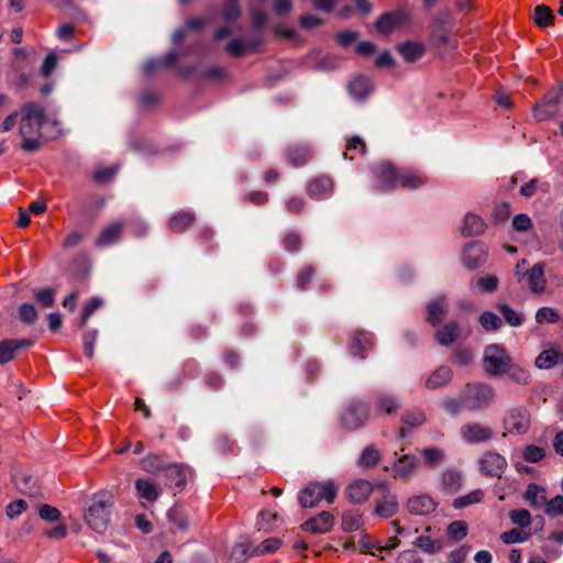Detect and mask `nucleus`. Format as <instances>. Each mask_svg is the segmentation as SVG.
Wrapping results in <instances>:
<instances>
[{
    "instance_id": "f257e3e1",
    "label": "nucleus",
    "mask_w": 563,
    "mask_h": 563,
    "mask_svg": "<svg viewBox=\"0 0 563 563\" xmlns=\"http://www.w3.org/2000/svg\"><path fill=\"white\" fill-rule=\"evenodd\" d=\"M374 188L377 191H387L397 186L416 189L427 183V178L419 172L410 168H397L390 163H380L373 167Z\"/></svg>"
},
{
    "instance_id": "f03ea898",
    "label": "nucleus",
    "mask_w": 563,
    "mask_h": 563,
    "mask_svg": "<svg viewBox=\"0 0 563 563\" xmlns=\"http://www.w3.org/2000/svg\"><path fill=\"white\" fill-rule=\"evenodd\" d=\"M113 507V497L110 493L101 492L92 498L91 505L85 514L87 525L96 532L103 533L110 521V511Z\"/></svg>"
},
{
    "instance_id": "7ed1b4c3",
    "label": "nucleus",
    "mask_w": 563,
    "mask_h": 563,
    "mask_svg": "<svg viewBox=\"0 0 563 563\" xmlns=\"http://www.w3.org/2000/svg\"><path fill=\"white\" fill-rule=\"evenodd\" d=\"M462 393V406L466 410H479L493 404L495 390L484 383L466 384Z\"/></svg>"
},
{
    "instance_id": "20e7f679",
    "label": "nucleus",
    "mask_w": 563,
    "mask_h": 563,
    "mask_svg": "<svg viewBox=\"0 0 563 563\" xmlns=\"http://www.w3.org/2000/svg\"><path fill=\"white\" fill-rule=\"evenodd\" d=\"M338 495L333 482L310 483L299 494V504L305 508L317 506L321 500L332 504Z\"/></svg>"
},
{
    "instance_id": "39448f33",
    "label": "nucleus",
    "mask_w": 563,
    "mask_h": 563,
    "mask_svg": "<svg viewBox=\"0 0 563 563\" xmlns=\"http://www.w3.org/2000/svg\"><path fill=\"white\" fill-rule=\"evenodd\" d=\"M21 123L19 133L21 136L38 132L45 123V110L35 102H26L21 107Z\"/></svg>"
},
{
    "instance_id": "423d86ee",
    "label": "nucleus",
    "mask_w": 563,
    "mask_h": 563,
    "mask_svg": "<svg viewBox=\"0 0 563 563\" xmlns=\"http://www.w3.org/2000/svg\"><path fill=\"white\" fill-rule=\"evenodd\" d=\"M503 427L508 434H526L531 427V415L525 406H514L506 410Z\"/></svg>"
},
{
    "instance_id": "0eeeda50",
    "label": "nucleus",
    "mask_w": 563,
    "mask_h": 563,
    "mask_svg": "<svg viewBox=\"0 0 563 563\" xmlns=\"http://www.w3.org/2000/svg\"><path fill=\"white\" fill-rule=\"evenodd\" d=\"M510 362L511 358L503 346L497 344L486 346L483 364L487 374L492 376L504 375Z\"/></svg>"
},
{
    "instance_id": "6e6552de",
    "label": "nucleus",
    "mask_w": 563,
    "mask_h": 563,
    "mask_svg": "<svg viewBox=\"0 0 563 563\" xmlns=\"http://www.w3.org/2000/svg\"><path fill=\"white\" fill-rule=\"evenodd\" d=\"M563 101V87L550 90L541 101L537 102L533 108V118L537 121H545L552 119L559 110V104Z\"/></svg>"
},
{
    "instance_id": "1a4fd4ad",
    "label": "nucleus",
    "mask_w": 563,
    "mask_h": 563,
    "mask_svg": "<svg viewBox=\"0 0 563 563\" xmlns=\"http://www.w3.org/2000/svg\"><path fill=\"white\" fill-rule=\"evenodd\" d=\"M369 406L361 400H353L343 411L341 421L344 428L354 431L363 427L368 418Z\"/></svg>"
},
{
    "instance_id": "9d476101",
    "label": "nucleus",
    "mask_w": 563,
    "mask_h": 563,
    "mask_svg": "<svg viewBox=\"0 0 563 563\" xmlns=\"http://www.w3.org/2000/svg\"><path fill=\"white\" fill-rule=\"evenodd\" d=\"M164 476L167 486L175 493H180L185 489L187 482L194 478L195 472L186 464L170 463Z\"/></svg>"
},
{
    "instance_id": "9b49d317",
    "label": "nucleus",
    "mask_w": 563,
    "mask_h": 563,
    "mask_svg": "<svg viewBox=\"0 0 563 563\" xmlns=\"http://www.w3.org/2000/svg\"><path fill=\"white\" fill-rule=\"evenodd\" d=\"M488 247L482 241H473L465 245L462 254V262L468 269H475L486 263Z\"/></svg>"
},
{
    "instance_id": "f8f14e48",
    "label": "nucleus",
    "mask_w": 563,
    "mask_h": 563,
    "mask_svg": "<svg viewBox=\"0 0 563 563\" xmlns=\"http://www.w3.org/2000/svg\"><path fill=\"white\" fill-rule=\"evenodd\" d=\"M507 465L506 459L496 451H487L479 459L481 472L492 477L500 478Z\"/></svg>"
},
{
    "instance_id": "ddd939ff",
    "label": "nucleus",
    "mask_w": 563,
    "mask_h": 563,
    "mask_svg": "<svg viewBox=\"0 0 563 563\" xmlns=\"http://www.w3.org/2000/svg\"><path fill=\"white\" fill-rule=\"evenodd\" d=\"M407 20V13L402 10L386 12L376 21V29L378 32L387 35L402 26Z\"/></svg>"
},
{
    "instance_id": "4468645a",
    "label": "nucleus",
    "mask_w": 563,
    "mask_h": 563,
    "mask_svg": "<svg viewBox=\"0 0 563 563\" xmlns=\"http://www.w3.org/2000/svg\"><path fill=\"white\" fill-rule=\"evenodd\" d=\"M334 517L329 511H322L316 517L308 519L301 525V529L313 534H324L331 531Z\"/></svg>"
},
{
    "instance_id": "2eb2a0df",
    "label": "nucleus",
    "mask_w": 563,
    "mask_h": 563,
    "mask_svg": "<svg viewBox=\"0 0 563 563\" xmlns=\"http://www.w3.org/2000/svg\"><path fill=\"white\" fill-rule=\"evenodd\" d=\"M373 492V485L366 479H355L345 488L346 498L352 504L365 503Z\"/></svg>"
},
{
    "instance_id": "dca6fc26",
    "label": "nucleus",
    "mask_w": 563,
    "mask_h": 563,
    "mask_svg": "<svg viewBox=\"0 0 563 563\" xmlns=\"http://www.w3.org/2000/svg\"><path fill=\"white\" fill-rule=\"evenodd\" d=\"M438 503L429 495L412 496L407 501L408 511L416 516H427L435 510Z\"/></svg>"
},
{
    "instance_id": "f3484780",
    "label": "nucleus",
    "mask_w": 563,
    "mask_h": 563,
    "mask_svg": "<svg viewBox=\"0 0 563 563\" xmlns=\"http://www.w3.org/2000/svg\"><path fill=\"white\" fill-rule=\"evenodd\" d=\"M490 427L481 423H470L462 428V437L467 443H481L493 438Z\"/></svg>"
},
{
    "instance_id": "a211bd4d",
    "label": "nucleus",
    "mask_w": 563,
    "mask_h": 563,
    "mask_svg": "<svg viewBox=\"0 0 563 563\" xmlns=\"http://www.w3.org/2000/svg\"><path fill=\"white\" fill-rule=\"evenodd\" d=\"M373 346V334L365 331H356L351 338L349 350L351 354L361 358L366 357V353Z\"/></svg>"
},
{
    "instance_id": "6ab92c4d",
    "label": "nucleus",
    "mask_w": 563,
    "mask_h": 563,
    "mask_svg": "<svg viewBox=\"0 0 563 563\" xmlns=\"http://www.w3.org/2000/svg\"><path fill=\"white\" fill-rule=\"evenodd\" d=\"M141 468L152 475H157L159 473H166L170 463L167 461V457L163 454H147L140 461Z\"/></svg>"
},
{
    "instance_id": "aec40b11",
    "label": "nucleus",
    "mask_w": 563,
    "mask_h": 563,
    "mask_svg": "<svg viewBox=\"0 0 563 563\" xmlns=\"http://www.w3.org/2000/svg\"><path fill=\"white\" fill-rule=\"evenodd\" d=\"M32 345V340H3L0 342V364L12 361L18 350Z\"/></svg>"
},
{
    "instance_id": "412c9836",
    "label": "nucleus",
    "mask_w": 563,
    "mask_h": 563,
    "mask_svg": "<svg viewBox=\"0 0 563 563\" xmlns=\"http://www.w3.org/2000/svg\"><path fill=\"white\" fill-rule=\"evenodd\" d=\"M528 286L531 292L541 294L545 288V277H544V264L539 262L534 264L527 273Z\"/></svg>"
},
{
    "instance_id": "4be33fe9",
    "label": "nucleus",
    "mask_w": 563,
    "mask_h": 563,
    "mask_svg": "<svg viewBox=\"0 0 563 563\" xmlns=\"http://www.w3.org/2000/svg\"><path fill=\"white\" fill-rule=\"evenodd\" d=\"M333 189V183L330 177L320 176L311 180L307 187V194L312 199L327 198Z\"/></svg>"
},
{
    "instance_id": "5701e85b",
    "label": "nucleus",
    "mask_w": 563,
    "mask_h": 563,
    "mask_svg": "<svg viewBox=\"0 0 563 563\" xmlns=\"http://www.w3.org/2000/svg\"><path fill=\"white\" fill-rule=\"evenodd\" d=\"M449 311V305L444 297L431 300L427 306V321L435 327L438 325Z\"/></svg>"
},
{
    "instance_id": "b1692460",
    "label": "nucleus",
    "mask_w": 563,
    "mask_h": 563,
    "mask_svg": "<svg viewBox=\"0 0 563 563\" xmlns=\"http://www.w3.org/2000/svg\"><path fill=\"white\" fill-rule=\"evenodd\" d=\"M135 490L139 498L148 503H154L161 495L159 486L150 478H137L135 481Z\"/></svg>"
},
{
    "instance_id": "393cba45",
    "label": "nucleus",
    "mask_w": 563,
    "mask_h": 563,
    "mask_svg": "<svg viewBox=\"0 0 563 563\" xmlns=\"http://www.w3.org/2000/svg\"><path fill=\"white\" fill-rule=\"evenodd\" d=\"M397 497L388 490L384 492V495L375 507V514L380 518H390L398 511Z\"/></svg>"
},
{
    "instance_id": "a878e982",
    "label": "nucleus",
    "mask_w": 563,
    "mask_h": 563,
    "mask_svg": "<svg viewBox=\"0 0 563 563\" xmlns=\"http://www.w3.org/2000/svg\"><path fill=\"white\" fill-rule=\"evenodd\" d=\"M453 376V372L449 366L442 365L434 369L426 379L428 389H437L448 385Z\"/></svg>"
},
{
    "instance_id": "bb28decb",
    "label": "nucleus",
    "mask_w": 563,
    "mask_h": 563,
    "mask_svg": "<svg viewBox=\"0 0 563 563\" xmlns=\"http://www.w3.org/2000/svg\"><path fill=\"white\" fill-rule=\"evenodd\" d=\"M286 156L290 164L300 167L310 161L312 154L308 145L295 144L286 150Z\"/></svg>"
},
{
    "instance_id": "cd10ccee",
    "label": "nucleus",
    "mask_w": 563,
    "mask_h": 563,
    "mask_svg": "<svg viewBox=\"0 0 563 563\" xmlns=\"http://www.w3.org/2000/svg\"><path fill=\"white\" fill-rule=\"evenodd\" d=\"M122 230L123 224L119 222L106 227L97 238L96 246L104 247L117 243L121 238Z\"/></svg>"
},
{
    "instance_id": "c85d7f7f",
    "label": "nucleus",
    "mask_w": 563,
    "mask_h": 563,
    "mask_svg": "<svg viewBox=\"0 0 563 563\" xmlns=\"http://www.w3.org/2000/svg\"><path fill=\"white\" fill-rule=\"evenodd\" d=\"M563 363V352L556 349L543 350L536 358L534 365L540 369H550Z\"/></svg>"
},
{
    "instance_id": "c756f323",
    "label": "nucleus",
    "mask_w": 563,
    "mask_h": 563,
    "mask_svg": "<svg viewBox=\"0 0 563 563\" xmlns=\"http://www.w3.org/2000/svg\"><path fill=\"white\" fill-rule=\"evenodd\" d=\"M461 333L456 321H450L435 332V340L439 344L449 346L454 343Z\"/></svg>"
},
{
    "instance_id": "7c9ffc66",
    "label": "nucleus",
    "mask_w": 563,
    "mask_h": 563,
    "mask_svg": "<svg viewBox=\"0 0 563 563\" xmlns=\"http://www.w3.org/2000/svg\"><path fill=\"white\" fill-rule=\"evenodd\" d=\"M347 89L354 99L364 100L372 91L371 79L366 76H357L350 81Z\"/></svg>"
},
{
    "instance_id": "2f4dec72",
    "label": "nucleus",
    "mask_w": 563,
    "mask_h": 563,
    "mask_svg": "<svg viewBox=\"0 0 563 563\" xmlns=\"http://www.w3.org/2000/svg\"><path fill=\"white\" fill-rule=\"evenodd\" d=\"M419 461L413 455L405 454L400 456L393 468L394 477L407 478L413 473Z\"/></svg>"
},
{
    "instance_id": "473e14b6",
    "label": "nucleus",
    "mask_w": 563,
    "mask_h": 563,
    "mask_svg": "<svg viewBox=\"0 0 563 563\" xmlns=\"http://www.w3.org/2000/svg\"><path fill=\"white\" fill-rule=\"evenodd\" d=\"M486 224L484 220L474 213H467L464 217L461 232L464 236L481 235L485 232Z\"/></svg>"
},
{
    "instance_id": "72a5a7b5",
    "label": "nucleus",
    "mask_w": 563,
    "mask_h": 563,
    "mask_svg": "<svg viewBox=\"0 0 563 563\" xmlns=\"http://www.w3.org/2000/svg\"><path fill=\"white\" fill-rule=\"evenodd\" d=\"M424 46L418 42L407 41L398 46V52L406 62L412 63L421 58L424 54Z\"/></svg>"
},
{
    "instance_id": "f704fd0d",
    "label": "nucleus",
    "mask_w": 563,
    "mask_h": 563,
    "mask_svg": "<svg viewBox=\"0 0 563 563\" xmlns=\"http://www.w3.org/2000/svg\"><path fill=\"white\" fill-rule=\"evenodd\" d=\"M179 55L176 52H169L162 58L147 60L144 64V73L150 75L154 70L163 67H173L178 60Z\"/></svg>"
},
{
    "instance_id": "c9c22d12",
    "label": "nucleus",
    "mask_w": 563,
    "mask_h": 563,
    "mask_svg": "<svg viewBox=\"0 0 563 563\" xmlns=\"http://www.w3.org/2000/svg\"><path fill=\"white\" fill-rule=\"evenodd\" d=\"M195 221V214L190 211H178L169 219V228L174 232H183Z\"/></svg>"
},
{
    "instance_id": "e433bc0d",
    "label": "nucleus",
    "mask_w": 563,
    "mask_h": 563,
    "mask_svg": "<svg viewBox=\"0 0 563 563\" xmlns=\"http://www.w3.org/2000/svg\"><path fill=\"white\" fill-rule=\"evenodd\" d=\"M525 499L534 508L545 505L547 495L544 488L537 484H529L525 492Z\"/></svg>"
},
{
    "instance_id": "4c0bfd02",
    "label": "nucleus",
    "mask_w": 563,
    "mask_h": 563,
    "mask_svg": "<svg viewBox=\"0 0 563 563\" xmlns=\"http://www.w3.org/2000/svg\"><path fill=\"white\" fill-rule=\"evenodd\" d=\"M505 374H507L509 379L516 384L528 385L531 382L530 372L527 368L512 362L509 363Z\"/></svg>"
},
{
    "instance_id": "58836bf2",
    "label": "nucleus",
    "mask_w": 563,
    "mask_h": 563,
    "mask_svg": "<svg viewBox=\"0 0 563 563\" xmlns=\"http://www.w3.org/2000/svg\"><path fill=\"white\" fill-rule=\"evenodd\" d=\"M366 153L365 142L360 136H352L346 141L343 156L345 159L353 161L358 155Z\"/></svg>"
},
{
    "instance_id": "ea45409f",
    "label": "nucleus",
    "mask_w": 563,
    "mask_h": 563,
    "mask_svg": "<svg viewBox=\"0 0 563 563\" xmlns=\"http://www.w3.org/2000/svg\"><path fill=\"white\" fill-rule=\"evenodd\" d=\"M497 308L501 313L505 322L510 327H520L523 323V314L516 311L507 303H498Z\"/></svg>"
},
{
    "instance_id": "a19ab883",
    "label": "nucleus",
    "mask_w": 563,
    "mask_h": 563,
    "mask_svg": "<svg viewBox=\"0 0 563 563\" xmlns=\"http://www.w3.org/2000/svg\"><path fill=\"white\" fill-rule=\"evenodd\" d=\"M462 485V477L457 471L448 470L442 474V487L448 493H456Z\"/></svg>"
},
{
    "instance_id": "79ce46f5",
    "label": "nucleus",
    "mask_w": 563,
    "mask_h": 563,
    "mask_svg": "<svg viewBox=\"0 0 563 563\" xmlns=\"http://www.w3.org/2000/svg\"><path fill=\"white\" fill-rule=\"evenodd\" d=\"M379 460V451L374 445H368L362 451L357 465L361 467H373L378 464Z\"/></svg>"
},
{
    "instance_id": "37998d69",
    "label": "nucleus",
    "mask_w": 563,
    "mask_h": 563,
    "mask_svg": "<svg viewBox=\"0 0 563 563\" xmlns=\"http://www.w3.org/2000/svg\"><path fill=\"white\" fill-rule=\"evenodd\" d=\"M554 15L550 7L539 4L534 8V23L539 27H547L553 23Z\"/></svg>"
},
{
    "instance_id": "c03bdc74",
    "label": "nucleus",
    "mask_w": 563,
    "mask_h": 563,
    "mask_svg": "<svg viewBox=\"0 0 563 563\" xmlns=\"http://www.w3.org/2000/svg\"><path fill=\"white\" fill-rule=\"evenodd\" d=\"M363 526L362 516L357 511H346L342 516V529L345 532H353Z\"/></svg>"
},
{
    "instance_id": "a18cd8bd",
    "label": "nucleus",
    "mask_w": 563,
    "mask_h": 563,
    "mask_svg": "<svg viewBox=\"0 0 563 563\" xmlns=\"http://www.w3.org/2000/svg\"><path fill=\"white\" fill-rule=\"evenodd\" d=\"M282 545L279 538H268L264 540L260 545L254 547L251 554L263 555L276 552Z\"/></svg>"
},
{
    "instance_id": "49530a36",
    "label": "nucleus",
    "mask_w": 563,
    "mask_h": 563,
    "mask_svg": "<svg viewBox=\"0 0 563 563\" xmlns=\"http://www.w3.org/2000/svg\"><path fill=\"white\" fill-rule=\"evenodd\" d=\"M484 497V493L482 489H475L464 496H461L453 501V506L455 509H462L470 505L479 503Z\"/></svg>"
},
{
    "instance_id": "de8ad7c7",
    "label": "nucleus",
    "mask_w": 563,
    "mask_h": 563,
    "mask_svg": "<svg viewBox=\"0 0 563 563\" xmlns=\"http://www.w3.org/2000/svg\"><path fill=\"white\" fill-rule=\"evenodd\" d=\"M241 15V8L238 0H225L223 2L222 16L225 22H233Z\"/></svg>"
},
{
    "instance_id": "09e8293b",
    "label": "nucleus",
    "mask_w": 563,
    "mask_h": 563,
    "mask_svg": "<svg viewBox=\"0 0 563 563\" xmlns=\"http://www.w3.org/2000/svg\"><path fill=\"white\" fill-rule=\"evenodd\" d=\"M479 323L486 331H496L501 327L503 321L495 312L484 311L479 317Z\"/></svg>"
},
{
    "instance_id": "8fccbe9b",
    "label": "nucleus",
    "mask_w": 563,
    "mask_h": 563,
    "mask_svg": "<svg viewBox=\"0 0 563 563\" xmlns=\"http://www.w3.org/2000/svg\"><path fill=\"white\" fill-rule=\"evenodd\" d=\"M544 456V449L538 445L530 444L522 450V459L528 463H538Z\"/></svg>"
},
{
    "instance_id": "3c124183",
    "label": "nucleus",
    "mask_w": 563,
    "mask_h": 563,
    "mask_svg": "<svg viewBox=\"0 0 563 563\" xmlns=\"http://www.w3.org/2000/svg\"><path fill=\"white\" fill-rule=\"evenodd\" d=\"M511 522L518 527L527 528L531 525V515L527 509L519 508L509 512Z\"/></svg>"
},
{
    "instance_id": "603ef678",
    "label": "nucleus",
    "mask_w": 563,
    "mask_h": 563,
    "mask_svg": "<svg viewBox=\"0 0 563 563\" xmlns=\"http://www.w3.org/2000/svg\"><path fill=\"white\" fill-rule=\"evenodd\" d=\"M423 462L430 466H434L444 460V453L438 448H426L421 451Z\"/></svg>"
},
{
    "instance_id": "864d4df0",
    "label": "nucleus",
    "mask_w": 563,
    "mask_h": 563,
    "mask_svg": "<svg viewBox=\"0 0 563 563\" xmlns=\"http://www.w3.org/2000/svg\"><path fill=\"white\" fill-rule=\"evenodd\" d=\"M560 320L559 313L550 307L539 308L536 312V321L539 324L542 323H556Z\"/></svg>"
},
{
    "instance_id": "5fc2aeb1",
    "label": "nucleus",
    "mask_w": 563,
    "mask_h": 563,
    "mask_svg": "<svg viewBox=\"0 0 563 563\" xmlns=\"http://www.w3.org/2000/svg\"><path fill=\"white\" fill-rule=\"evenodd\" d=\"M446 532L451 539L460 541L467 534V525L461 520L453 521L449 525Z\"/></svg>"
},
{
    "instance_id": "6e6d98bb",
    "label": "nucleus",
    "mask_w": 563,
    "mask_h": 563,
    "mask_svg": "<svg viewBox=\"0 0 563 563\" xmlns=\"http://www.w3.org/2000/svg\"><path fill=\"white\" fill-rule=\"evenodd\" d=\"M500 539L505 544L521 543L529 539V534L514 528L503 532Z\"/></svg>"
},
{
    "instance_id": "4d7b16f0",
    "label": "nucleus",
    "mask_w": 563,
    "mask_h": 563,
    "mask_svg": "<svg viewBox=\"0 0 563 563\" xmlns=\"http://www.w3.org/2000/svg\"><path fill=\"white\" fill-rule=\"evenodd\" d=\"M253 549L254 547L247 542L238 543L232 549L231 556L238 562L245 561L249 556H255V554H251Z\"/></svg>"
},
{
    "instance_id": "13d9d810",
    "label": "nucleus",
    "mask_w": 563,
    "mask_h": 563,
    "mask_svg": "<svg viewBox=\"0 0 563 563\" xmlns=\"http://www.w3.org/2000/svg\"><path fill=\"white\" fill-rule=\"evenodd\" d=\"M544 511L548 516H563V496L558 495L549 501H545Z\"/></svg>"
},
{
    "instance_id": "bf43d9fd",
    "label": "nucleus",
    "mask_w": 563,
    "mask_h": 563,
    "mask_svg": "<svg viewBox=\"0 0 563 563\" xmlns=\"http://www.w3.org/2000/svg\"><path fill=\"white\" fill-rule=\"evenodd\" d=\"M452 361L456 365L466 366L472 363L473 354L467 347L459 346L453 351Z\"/></svg>"
},
{
    "instance_id": "052dcab7",
    "label": "nucleus",
    "mask_w": 563,
    "mask_h": 563,
    "mask_svg": "<svg viewBox=\"0 0 563 563\" xmlns=\"http://www.w3.org/2000/svg\"><path fill=\"white\" fill-rule=\"evenodd\" d=\"M19 318L22 322L32 324L37 319V311L32 303H22L19 307Z\"/></svg>"
},
{
    "instance_id": "680f3d73",
    "label": "nucleus",
    "mask_w": 563,
    "mask_h": 563,
    "mask_svg": "<svg viewBox=\"0 0 563 563\" xmlns=\"http://www.w3.org/2000/svg\"><path fill=\"white\" fill-rule=\"evenodd\" d=\"M398 407L399 401L393 396L382 395L377 399V408L379 411L391 413Z\"/></svg>"
},
{
    "instance_id": "e2e57ef3",
    "label": "nucleus",
    "mask_w": 563,
    "mask_h": 563,
    "mask_svg": "<svg viewBox=\"0 0 563 563\" xmlns=\"http://www.w3.org/2000/svg\"><path fill=\"white\" fill-rule=\"evenodd\" d=\"M314 274V268L311 265L305 266L298 274L296 279V286L300 290H306L308 285L310 284L312 276Z\"/></svg>"
},
{
    "instance_id": "0e129e2a",
    "label": "nucleus",
    "mask_w": 563,
    "mask_h": 563,
    "mask_svg": "<svg viewBox=\"0 0 563 563\" xmlns=\"http://www.w3.org/2000/svg\"><path fill=\"white\" fill-rule=\"evenodd\" d=\"M103 305V301L102 299L98 298V297H93L91 298L87 305L85 306V308L82 309V312H81V318H80V325H85L88 321V319L90 318V316L98 309L100 308L101 306Z\"/></svg>"
},
{
    "instance_id": "69168bd1",
    "label": "nucleus",
    "mask_w": 563,
    "mask_h": 563,
    "mask_svg": "<svg viewBox=\"0 0 563 563\" xmlns=\"http://www.w3.org/2000/svg\"><path fill=\"white\" fill-rule=\"evenodd\" d=\"M38 515L48 522H57L62 517L60 511L51 505H42L38 509Z\"/></svg>"
},
{
    "instance_id": "338daca9",
    "label": "nucleus",
    "mask_w": 563,
    "mask_h": 563,
    "mask_svg": "<svg viewBox=\"0 0 563 563\" xmlns=\"http://www.w3.org/2000/svg\"><path fill=\"white\" fill-rule=\"evenodd\" d=\"M283 245L288 252H298L301 247V238L297 232H288L283 240Z\"/></svg>"
},
{
    "instance_id": "774afa93",
    "label": "nucleus",
    "mask_w": 563,
    "mask_h": 563,
    "mask_svg": "<svg viewBox=\"0 0 563 563\" xmlns=\"http://www.w3.org/2000/svg\"><path fill=\"white\" fill-rule=\"evenodd\" d=\"M246 48L247 45L242 38H234L230 41L225 46L227 53L234 57L242 56L245 53Z\"/></svg>"
}]
</instances>
